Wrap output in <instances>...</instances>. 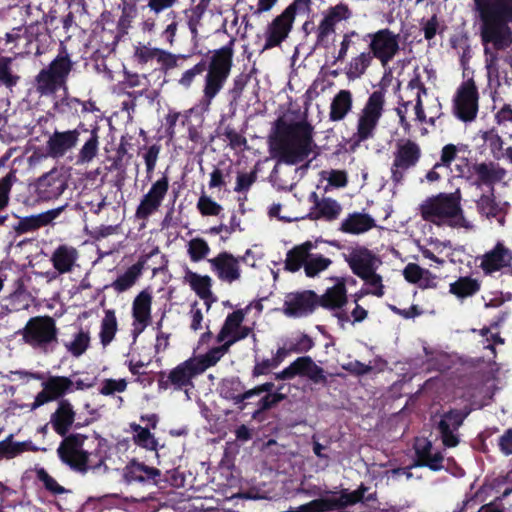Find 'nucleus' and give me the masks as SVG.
<instances>
[{"instance_id": "obj_1", "label": "nucleus", "mask_w": 512, "mask_h": 512, "mask_svg": "<svg viewBox=\"0 0 512 512\" xmlns=\"http://www.w3.org/2000/svg\"><path fill=\"white\" fill-rule=\"evenodd\" d=\"M75 415L70 401L61 399L58 401L56 410L50 416L53 430L64 437L57 448L58 458L70 470L81 475L88 472L93 474L109 473L110 468L106 463L109 458L108 451L101 442H98L93 450L88 451L84 449L86 435L80 433L67 435L75 421Z\"/></svg>"}, {"instance_id": "obj_2", "label": "nucleus", "mask_w": 512, "mask_h": 512, "mask_svg": "<svg viewBox=\"0 0 512 512\" xmlns=\"http://www.w3.org/2000/svg\"><path fill=\"white\" fill-rule=\"evenodd\" d=\"M486 66L497 64L499 51L512 45V0H473Z\"/></svg>"}, {"instance_id": "obj_3", "label": "nucleus", "mask_w": 512, "mask_h": 512, "mask_svg": "<svg viewBox=\"0 0 512 512\" xmlns=\"http://www.w3.org/2000/svg\"><path fill=\"white\" fill-rule=\"evenodd\" d=\"M313 126L307 121L287 122L279 117L274 122L271 149L274 157L288 165L303 162L312 152Z\"/></svg>"}, {"instance_id": "obj_4", "label": "nucleus", "mask_w": 512, "mask_h": 512, "mask_svg": "<svg viewBox=\"0 0 512 512\" xmlns=\"http://www.w3.org/2000/svg\"><path fill=\"white\" fill-rule=\"evenodd\" d=\"M236 39L230 40L222 47L207 53L206 75L204 77L203 95L200 100L202 110L208 111L212 101L220 93L227 82L234 59Z\"/></svg>"}, {"instance_id": "obj_5", "label": "nucleus", "mask_w": 512, "mask_h": 512, "mask_svg": "<svg viewBox=\"0 0 512 512\" xmlns=\"http://www.w3.org/2000/svg\"><path fill=\"white\" fill-rule=\"evenodd\" d=\"M421 217L440 227L447 225L452 228H469L470 224L461 207V192L457 189L452 193H439L428 197L420 205Z\"/></svg>"}, {"instance_id": "obj_6", "label": "nucleus", "mask_w": 512, "mask_h": 512, "mask_svg": "<svg viewBox=\"0 0 512 512\" xmlns=\"http://www.w3.org/2000/svg\"><path fill=\"white\" fill-rule=\"evenodd\" d=\"M73 68L74 62L66 48L62 46L56 57L34 77L35 92L41 97H50L59 90L62 92L67 90V82Z\"/></svg>"}, {"instance_id": "obj_7", "label": "nucleus", "mask_w": 512, "mask_h": 512, "mask_svg": "<svg viewBox=\"0 0 512 512\" xmlns=\"http://www.w3.org/2000/svg\"><path fill=\"white\" fill-rule=\"evenodd\" d=\"M19 333L27 345L43 354L53 352L58 345L59 330L49 315L31 317Z\"/></svg>"}, {"instance_id": "obj_8", "label": "nucleus", "mask_w": 512, "mask_h": 512, "mask_svg": "<svg viewBox=\"0 0 512 512\" xmlns=\"http://www.w3.org/2000/svg\"><path fill=\"white\" fill-rule=\"evenodd\" d=\"M385 103L384 89L375 90L369 95L358 114L356 132L352 136L355 144L359 145L375 137L377 127L385 111Z\"/></svg>"}, {"instance_id": "obj_9", "label": "nucleus", "mask_w": 512, "mask_h": 512, "mask_svg": "<svg viewBox=\"0 0 512 512\" xmlns=\"http://www.w3.org/2000/svg\"><path fill=\"white\" fill-rule=\"evenodd\" d=\"M422 156L420 145L411 139H401L395 144L390 179L394 187L403 184L406 173L415 168Z\"/></svg>"}, {"instance_id": "obj_10", "label": "nucleus", "mask_w": 512, "mask_h": 512, "mask_svg": "<svg viewBox=\"0 0 512 512\" xmlns=\"http://www.w3.org/2000/svg\"><path fill=\"white\" fill-rule=\"evenodd\" d=\"M155 256H159V266L152 267L153 274L162 270L167 265L165 255L160 253L158 246L154 247L149 253L141 255L137 262L128 267V269L121 275H119L110 285L106 288H112L116 293H123L132 288L137 281L141 278L143 271L148 268L147 263L150 259Z\"/></svg>"}, {"instance_id": "obj_11", "label": "nucleus", "mask_w": 512, "mask_h": 512, "mask_svg": "<svg viewBox=\"0 0 512 512\" xmlns=\"http://www.w3.org/2000/svg\"><path fill=\"white\" fill-rule=\"evenodd\" d=\"M362 40H369V53L378 59L383 67H386L400 51L399 34H395L389 28L367 33Z\"/></svg>"}, {"instance_id": "obj_12", "label": "nucleus", "mask_w": 512, "mask_h": 512, "mask_svg": "<svg viewBox=\"0 0 512 512\" xmlns=\"http://www.w3.org/2000/svg\"><path fill=\"white\" fill-rule=\"evenodd\" d=\"M479 110V92L475 81L470 78L457 88L453 98V113L462 122L476 119Z\"/></svg>"}, {"instance_id": "obj_13", "label": "nucleus", "mask_w": 512, "mask_h": 512, "mask_svg": "<svg viewBox=\"0 0 512 512\" xmlns=\"http://www.w3.org/2000/svg\"><path fill=\"white\" fill-rule=\"evenodd\" d=\"M199 374L196 371L191 360L179 363L170 371H160L157 375V385L159 390L173 389L174 391H185L194 388V379Z\"/></svg>"}, {"instance_id": "obj_14", "label": "nucleus", "mask_w": 512, "mask_h": 512, "mask_svg": "<svg viewBox=\"0 0 512 512\" xmlns=\"http://www.w3.org/2000/svg\"><path fill=\"white\" fill-rule=\"evenodd\" d=\"M470 412L471 409L465 406L462 409H450L441 415L436 429L445 447L453 448L459 444L460 436L458 430L463 425Z\"/></svg>"}, {"instance_id": "obj_15", "label": "nucleus", "mask_w": 512, "mask_h": 512, "mask_svg": "<svg viewBox=\"0 0 512 512\" xmlns=\"http://www.w3.org/2000/svg\"><path fill=\"white\" fill-rule=\"evenodd\" d=\"M318 307V294L313 290H302L286 295L282 312L289 318H303L313 314Z\"/></svg>"}, {"instance_id": "obj_16", "label": "nucleus", "mask_w": 512, "mask_h": 512, "mask_svg": "<svg viewBox=\"0 0 512 512\" xmlns=\"http://www.w3.org/2000/svg\"><path fill=\"white\" fill-rule=\"evenodd\" d=\"M169 190V178L163 174L156 180L146 194L140 200L135 211V217L138 220H147L156 213L162 205Z\"/></svg>"}, {"instance_id": "obj_17", "label": "nucleus", "mask_w": 512, "mask_h": 512, "mask_svg": "<svg viewBox=\"0 0 512 512\" xmlns=\"http://www.w3.org/2000/svg\"><path fill=\"white\" fill-rule=\"evenodd\" d=\"M74 382L66 376H49L42 382V390L36 395L33 408L46 403L64 399L67 393L74 391Z\"/></svg>"}, {"instance_id": "obj_18", "label": "nucleus", "mask_w": 512, "mask_h": 512, "mask_svg": "<svg viewBox=\"0 0 512 512\" xmlns=\"http://www.w3.org/2000/svg\"><path fill=\"white\" fill-rule=\"evenodd\" d=\"M295 16L296 14L292 12V8H285L280 15L272 20L265 33L263 50H269L281 45L292 30Z\"/></svg>"}, {"instance_id": "obj_19", "label": "nucleus", "mask_w": 512, "mask_h": 512, "mask_svg": "<svg viewBox=\"0 0 512 512\" xmlns=\"http://www.w3.org/2000/svg\"><path fill=\"white\" fill-rule=\"evenodd\" d=\"M240 260H244V257L236 258L233 254L223 251L208 259V263L220 281L231 284L241 277Z\"/></svg>"}, {"instance_id": "obj_20", "label": "nucleus", "mask_w": 512, "mask_h": 512, "mask_svg": "<svg viewBox=\"0 0 512 512\" xmlns=\"http://www.w3.org/2000/svg\"><path fill=\"white\" fill-rule=\"evenodd\" d=\"M413 449L415 459L412 467H427L437 472L444 469V455L441 451L433 452V444L427 438H416Z\"/></svg>"}, {"instance_id": "obj_21", "label": "nucleus", "mask_w": 512, "mask_h": 512, "mask_svg": "<svg viewBox=\"0 0 512 512\" xmlns=\"http://www.w3.org/2000/svg\"><path fill=\"white\" fill-rule=\"evenodd\" d=\"M480 259L479 267L485 275H491L512 264V250L507 248L503 242L498 241L495 246L477 257Z\"/></svg>"}, {"instance_id": "obj_22", "label": "nucleus", "mask_w": 512, "mask_h": 512, "mask_svg": "<svg viewBox=\"0 0 512 512\" xmlns=\"http://www.w3.org/2000/svg\"><path fill=\"white\" fill-rule=\"evenodd\" d=\"M344 258L353 274L359 278H365L368 273L376 271L380 263L378 257L364 246L353 249L349 255H344Z\"/></svg>"}, {"instance_id": "obj_23", "label": "nucleus", "mask_w": 512, "mask_h": 512, "mask_svg": "<svg viewBox=\"0 0 512 512\" xmlns=\"http://www.w3.org/2000/svg\"><path fill=\"white\" fill-rule=\"evenodd\" d=\"M87 131L84 124L80 123L77 128L63 132L55 131L47 141V151L53 158L63 157L73 149L79 140L80 130Z\"/></svg>"}, {"instance_id": "obj_24", "label": "nucleus", "mask_w": 512, "mask_h": 512, "mask_svg": "<svg viewBox=\"0 0 512 512\" xmlns=\"http://www.w3.org/2000/svg\"><path fill=\"white\" fill-rule=\"evenodd\" d=\"M66 187L63 175L57 169H53L37 180L35 194L39 200L49 201L59 197Z\"/></svg>"}, {"instance_id": "obj_25", "label": "nucleus", "mask_w": 512, "mask_h": 512, "mask_svg": "<svg viewBox=\"0 0 512 512\" xmlns=\"http://www.w3.org/2000/svg\"><path fill=\"white\" fill-rule=\"evenodd\" d=\"M218 391L223 399L231 401L239 411L245 410L249 405L247 400L251 399V395H247L248 390H245L244 384L237 376L224 378L219 384Z\"/></svg>"}, {"instance_id": "obj_26", "label": "nucleus", "mask_w": 512, "mask_h": 512, "mask_svg": "<svg viewBox=\"0 0 512 512\" xmlns=\"http://www.w3.org/2000/svg\"><path fill=\"white\" fill-rule=\"evenodd\" d=\"M152 299V295L148 290H142L133 300L134 339L144 331L151 321Z\"/></svg>"}, {"instance_id": "obj_27", "label": "nucleus", "mask_w": 512, "mask_h": 512, "mask_svg": "<svg viewBox=\"0 0 512 512\" xmlns=\"http://www.w3.org/2000/svg\"><path fill=\"white\" fill-rule=\"evenodd\" d=\"M66 208L67 205H63L36 215H30L20 218L16 224L12 225V229L18 235L36 231L39 228L47 226L50 223H52V221L58 218Z\"/></svg>"}, {"instance_id": "obj_28", "label": "nucleus", "mask_w": 512, "mask_h": 512, "mask_svg": "<svg viewBox=\"0 0 512 512\" xmlns=\"http://www.w3.org/2000/svg\"><path fill=\"white\" fill-rule=\"evenodd\" d=\"M308 200L313 204L308 214L310 220L324 219L326 221H333L339 217L342 211L338 201L330 197L320 199L316 192H311Z\"/></svg>"}, {"instance_id": "obj_29", "label": "nucleus", "mask_w": 512, "mask_h": 512, "mask_svg": "<svg viewBox=\"0 0 512 512\" xmlns=\"http://www.w3.org/2000/svg\"><path fill=\"white\" fill-rule=\"evenodd\" d=\"M123 479L127 484L137 483H154L160 481L161 471L155 467H150L142 462L132 459L123 468Z\"/></svg>"}, {"instance_id": "obj_30", "label": "nucleus", "mask_w": 512, "mask_h": 512, "mask_svg": "<svg viewBox=\"0 0 512 512\" xmlns=\"http://www.w3.org/2000/svg\"><path fill=\"white\" fill-rule=\"evenodd\" d=\"M335 281V285L326 289L325 293L318 295L319 306L329 309H342L348 301L346 278L331 277Z\"/></svg>"}, {"instance_id": "obj_31", "label": "nucleus", "mask_w": 512, "mask_h": 512, "mask_svg": "<svg viewBox=\"0 0 512 512\" xmlns=\"http://www.w3.org/2000/svg\"><path fill=\"white\" fill-rule=\"evenodd\" d=\"M78 257L79 253L75 247L61 244L52 253L50 261L59 274H66L72 272Z\"/></svg>"}, {"instance_id": "obj_32", "label": "nucleus", "mask_w": 512, "mask_h": 512, "mask_svg": "<svg viewBox=\"0 0 512 512\" xmlns=\"http://www.w3.org/2000/svg\"><path fill=\"white\" fill-rule=\"evenodd\" d=\"M376 220L369 214L353 212L341 222L340 231L346 234L359 235L375 228Z\"/></svg>"}, {"instance_id": "obj_33", "label": "nucleus", "mask_w": 512, "mask_h": 512, "mask_svg": "<svg viewBox=\"0 0 512 512\" xmlns=\"http://www.w3.org/2000/svg\"><path fill=\"white\" fill-rule=\"evenodd\" d=\"M185 282L189 284L190 288L195 294L207 304L210 308V302L215 301L212 293V278L209 275H200L196 272L187 269L184 276Z\"/></svg>"}, {"instance_id": "obj_34", "label": "nucleus", "mask_w": 512, "mask_h": 512, "mask_svg": "<svg viewBox=\"0 0 512 512\" xmlns=\"http://www.w3.org/2000/svg\"><path fill=\"white\" fill-rule=\"evenodd\" d=\"M317 247V241H305L299 245L294 246L286 254L284 261V269L286 271L295 273L299 271L306 264L309 257V252Z\"/></svg>"}, {"instance_id": "obj_35", "label": "nucleus", "mask_w": 512, "mask_h": 512, "mask_svg": "<svg viewBox=\"0 0 512 512\" xmlns=\"http://www.w3.org/2000/svg\"><path fill=\"white\" fill-rule=\"evenodd\" d=\"M298 376L305 377L314 384L327 385L328 379L325 370L317 365L310 356L297 358Z\"/></svg>"}, {"instance_id": "obj_36", "label": "nucleus", "mask_w": 512, "mask_h": 512, "mask_svg": "<svg viewBox=\"0 0 512 512\" xmlns=\"http://www.w3.org/2000/svg\"><path fill=\"white\" fill-rule=\"evenodd\" d=\"M353 96L350 90H340L330 104L329 119L333 122L343 120L352 110Z\"/></svg>"}, {"instance_id": "obj_37", "label": "nucleus", "mask_w": 512, "mask_h": 512, "mask_svg": "<svg viewBox=\"0 0 512 512\" xmlns=\"http://www.w3.org/2000/svg\"><path fill=\"white\" fill-rule=\"evenodd\" d=\"M228 352V347L225 345V343H222V345L211 348L203 355L190 357L189 359L191 360L198 374L201 375L208 368L215 366Z\"/></svg>"}, {"instance_id": "obj_38", "label": "nucleus", "mask_w": 512, "mask_h": 512, "mask_svg": "<svg viewBox=\"0 0 512 512\" xmlns=\"http://www.w3.org/2000/svg\"><path fill=\"white\" fill-rule=\"evenodd\" d=\"M81 100L77 97L72 96L69 93V89L63 91L59 99H57L52 106V109L56 114L63 117L78 118L80 115Z\"/></svg>"}, {"instance_id": "obj_39", "label": "nucleus", "mask_w": 512, "mask_h": 512, "mask_svg": "<svg viewBox=\"0 0 512 512\" xmlns=\"http://www.w3.org/2000/svg\"><path fill=\"white\" fill-rule=\"evenodd\" d=\"M26 451L37 452L38 448L31 441L14 442L12 434L0 441V459H12Z\"/></svg>"}, {"instance_id": "obj_40", "label": "nucleus", "mask_w": 512, "mask_h": 512, "mask_svg": "<svg viewBox=\"0 0 512 512\" xmlns=\"http://www.w3.org/2000/svg\"><path fill=\"white\" fill-rule=\"evenodd\" d=\"M480 289V281L470 276L459 277L449 285V292L459 299L471 297L478 293Z\"/></svg>"}, {"instance_id": "obj_41", "label": "nucleus", "mask_w": 512, "mask_h": 512, "mask_svg": "<svg viewBox=\"0 0 512 512\" xmlns=\"http://www.w3.org/2000/svg\"><path fill=\"white\" fill-rule=\"evenodd\" d=\"M373 59L369 51H363L357 56L352 57L345 71L347 78L355 80L363 76L371 66Z\"/></svg>"}, {"instance_id": "obj_42", "label": "nucleus", "mask_w": 512, "mask_h": 512, "mask_svg": "<svg viewBox=\"0 0 512 512\" xmlns=\"http://www.w3.org/2000/svg\"><path fill=\"white\" fill-rule=\"evenodd\" d=\"M472 170L477 175V181L475 184L478 186L482 184H493L494 182L500 180L502 174L504 173L503 169L496 170L493 162L475 163L472 166Z\"/></svg>"}, {"instance_id": "obj_43", "label": "nucleus", "mask_w": 512, "mask_h": 512, "mask_svg": "<svg viewBox=\"0 0 512 512\" xmlns=\"http://www.w3.org/2000/svg\"><path fill=\"white\" fill-rule=\"evenodd\" d=\"M368 487L361 483L358 488L352 492L348 489H341L337 494L340 495L343 509L349 506H354L361 502H373L376 500V493H371L365 496V493L368 491Z\"/></svg>"}, {"instance_id": "obj_44", "label": "nucleus", "mask_w": 512, "mask_h": 512, "mask_svg": "<svg viewBox=\"0 0 512 512\" xmlns=\"http://www.w3.org/2000/svg\"><path fill=\"white\" fill-rule=\"evenodd\" d=\"M245 314L242 309L229 313L216 337L218 343H224L232 337V334L240 328L244 321Z\"/></svg>"}, {"instance_id": "obj_45", "label": "nucleus", "mask_w": 512, "mask_h": 512, "mask_svg": "<svg viewBox=\"0 0 512 512\" xmlns=\"http://www.w3.org/2000/svg\"><path fill=\"white\" fill-rule=\"evenodd\" d=\"M118 330V323L113 309L105 310L100 326V343L103 347L108 346L114 339Z\"/></svg>"}, {"instance_id": "obj_46", "label": "nucleus", "mask_w": 512, "mask_h": 512, "mask_svg": "<svg viewBox=\"0 0 512 512\" xmlns=\"http://www.w3.org/2000/svg\"><path fill=\"white\" fill-rule=\"evenodd\" d=\"M287 398L285 393L274 392L265 394L256 404L257 408L252 413V419L263 420L264 413L275 408L280 402Z\"/></svg>"}, {"instance_id": "obj_47", "label": "nucleus", "mask_w": 512, "mask_h": 512, "mask_svg": "<svg viewBox=\"0 0 512 512\" xmlns=\"http://www.w3.org/2000/svg\"><path fill=\"white\" fill-rule=\"evenodd\" d=\"M477 210L481 215L487 218H498V221L503 225L504 218L501 216L502 209L495 201L493 194H482L476 202Z\"/></svg>"}, {"instance_id": "obj_48", "label": "nucleus", "mask_w": 512, "mask_h": 512, "mask_svg": "<svg viewBox=\"0 0 512 512\" xmlns=\"http://www.w3.org/2000/svg\"><path fill=\"white\" fill-rule=\"evenodd\" d=\"M131 430L135 433L133 441L139 447L150 451H156L158 442L148 428H144L137 423H130Z\"/></svg>"}, {"instance_id": "obj_49", "label": "nucleus", "mask_w": 512, "mask_h": 512, "mask_svg": "<svg viewBox=\"0 0 512 512\" xmlns=\"http://www.w3.org/2000/svg\"><path fill=\"white\" fill-rule=\"evenodd\" d=\"M99 135L98 128L90 131V137L84 143L77 156V163L84 164L91 162L98 153Z\"/></svg>"}, {"instance_id": "obj_50", "label": "nucleus", "mask_w": 512, "mask_h": 512, "mask_svg": "<svg viewBox=\"0 0 512 512\" xmlns=\"http://www.w3.org/2000/svg\"><path fill=\"white\" fill-rule=\"evenodd\" d=\"M332 264V260L324 257L322 254H314L309 252V257L304 265L305 275L309 278L318 276L321 272L328 269Z\"/></svg>"}, {"instance_id": "obj_51", "label": "nucleus", "mask_w": 512, "mask_h": 512, "mask_svg": "<svg viewBox=\"0 0 512 512\" xmlns=\"http://www.w3.org/2000/svg\"><path fill=\"white\" fill-rule=\"evenodd\" d=\"M14 59L8 56L0 57V84L8 89L15 87L19 81L20 76L14 73L12 64Z\"/></svg>"}, {"instance_id": "obj_52", "label": "nucleus", "mask_w": 512, "mask_h": 512, "mask_svg": "<svg viewBox=\"0 0 512 512\" xmlns=\"http://www.w3.org/2000/svg\"><path fill=\"white\" fill-rule=\"evenodd\" d=\"M36 478L43 484V487L52 495H60L69 492L66 488L60 485L55 478H53L45 468H35Z\"/></svg>"}, {"instance_id": "obj_53", "label": "nucleus", "mask_w": 512, "mask_h": 512, "mask_svg": "<svg viewBox=\"0 0 512 512\" xmlns=\"http://www.w3.org/2000/svg\"><path fill=\"white\" fill-rule=\"evenodd\" d=\"M206 10L197 6H192L184 11V15L187 21V26L190 30L193 41H197L199 37L198 28L202 24V19Z\"/></svg>"}, {"instance_id": "obj_54", "label": "nucleus", "mask_w": 512, "mask_h": 512, "mask_svg": "<svg viewBox=\"0 0 512 512\" xmlns=\"http://www.w3.org/2000/svg\"><path fill=\"white\" fill-rule=\"evenodd\" d=\"M90 345V335L88 331L80 330L75 334L74 339L65 346L67 350L74 356L80 357L86 352Z\"/></svg>"}, {"instance_id": "obj_55", "label": "nucleus", "mask_w": 512, "mask_h": 512, "mask_svg": "<svg viewBox=\"0 0 512 512\" xmlns=\"http://www.w3.org/2000/svg\"><path fill=\"white\" fill-rule=\"evenodd\" d=\"M206 59L202 58L193 67L184 71L178 79V84L185 89L191 88L197 76L202 75L206 71Z\"/></svg>"}, {"instance_id": "obj_56", "label": "nucleus", "mask_w": 512, "mask_h": 512, "mask_svg": "<svg viewBox=\"0 0 512 512\" xmlns=\"http://www.w3.org/2000/svg\"><path fill=\"white\" fill-rule=\"evenodd\" d=\"M210 252L208 243L202 238H194L190 240L188 245V254L191 261L199 262L204 259Z\"/></svg>"}, {"instance_id": "obj_57", "label": "nucleus", "mask_w": 512, "mask_h": 512, "mask_svg": "<svg viewBox=\"0 0 512 512\" xmlns=\"http://www.w3.org/2000/svg\"><path fill=\"white\" fill-rule=\"evenodd\" d=\"M197 209L203 216H218L223 210L220 204L204 194L198 199Z\"/></svg>"}, {"instance_id": "obj_58", "label": "nucleus", "mask_w": 512, "mask_h": 512, "mask_svg": "<svg viewBox=\"0 0 512 512\" xmlns=\"http://www.w3.org/2000/svg\"><path fill=\"white\" fill-rule=\"evenodd\" d=\"M159 52L160 48H151L146 45H139L135 48L133 58L137 64L145 65L154 59L157 60Z\"/></svg>"}, {"instance_id": "obj_59", "label": "nucleus", "mask_w": 512, "mask_h": 512, "mask_svg": "<svg viewBox=\"0 0 512 512\" xmlns=\"http://www.w3.org/2000/svg\"><path fill=\"white\" fill-rule=\"evenodd\" d=\"M15 179L14 171H10L6 176L0 179V210L6 208L9 204L10 192Z\"/></svg>"}, {"instance_id": "obj_60", "label": "nucleus", "mask_w": 512, "mask_h": 512, "mask_svg": "<svg viewBox=\"0 0 512 512\" xmlns=\"http://www.w3.org/2000/svg\"><path fill=\"white\" fill-rule=\"evenodd\" d=\"M354 39L360 40V34L355 30L348 31L343 35L338 54L332 62L333 65L346 58L349 48L355 44Z\"/></svg>"}, {"instance_id": "obj_61", "label": "nucleus", "mask_w": 512, "mask_h": 512, "mask_svg": "<svg viewBox=\"0 0 512 512\" xmlns=\"http://www.w3.org/2000/svg\"><path fill=\"white\" fill-rule=\"evenodd\" d=\"M160 151L161 146L159 144H152L146 149V152L143 154L148 179H151V175L155 170Z\"/></svg>"}, {"instance_id": "obj_62", "label": "nucleus", "mask_w": 512, "mask_h": 512, "mask_svg": "<svg viewBox=\"0 0 512 512\" xmlns=\"http://www.w3.org/2000/svg\"><path fill=\"white\" fill-rule=\"evenodd\" d=\"M462 147H464V145H461L460 147L454 144L445 145L441 150L438 166L445 167L446 171L449 170L452 162L456 159L457 154L461 151Z\"/></svg>"}, {"instance_id": "obj_63", "label": "nucleus", "mask_w": 512, "mask_h": 512, "mask_svg": "<svg viewBox=\"0 0 512 512\" xmlns=\"http://www.w3.org/2000/svg\"><path fill=\"white\" fill-rule=\"evenodd\" d=\"M482 139L488 143L490 151L495 157L501 153L503 149V140L494 128L483 132Z\"/></svg>"}, {"instance_id": "obj_64", "label": "nucleus", "mask_w": 512, "mask_h": 512, "mask_svg": "<svg viewBox=\"0 0 512 512\" xmlns=\"http://www.w3.org/2000/svg\"><path fill=\"white\" fill-rule=\"evenodd\" d=\"M512 487L505 489V491L501 494V496L497 497L494 501L489 504L492 505V508H495L496 511L502 512H512Z\"/></svg>"}]
</instances>
